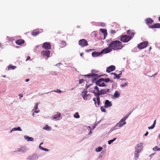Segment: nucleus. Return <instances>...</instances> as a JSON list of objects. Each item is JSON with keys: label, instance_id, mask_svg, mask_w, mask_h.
<instances>
[{"label": "nucleus", "instance_id": "f257e3e1", "mask_svg": "<svg viewBox=\"0 0 160 160\" xmlns=\"http://www.w3.org/2000/svg\"><path fill=\"white\" fill-rule=\"evenodd\" d=\"M109 44L110 46L114 50L121 49L123 47L122 42L118 40L111 42Z\"/></svg>", "mask_w": 160, "mask_h": 160}, {"label": "nucleus", "instance_id": "f03ea898", "mask_svg": "<svg viewBox=\"0 0 160 160\" xmlns=\"http://www.w3.org/2000/svg\"><path fill=\"white\" fill-rule=\"evenodd\" d=\"M129 115H126V116L123 117L119 122L117 123V126L119 127H121L123 125L126 124V122L125 121L126 119L128 118Z\"/></svg>", "mask_w": 160, "mask_h": 160}, {"label": "nucleus", "instance_id": "7ed1b4c3", "mask_svg": "<svg viewBox=\"0 0 160 160\" xmlns=\"http://www.w3.org/2000/svg\"><path fill=\"white\" fill-rule=\"evenodd\" d=\"M87 92L86 90H84L83 91L81 94L83 99L85 100L90 99L91 98V95L89 94H87Z\"/></svg>", "mask_w": 160, "mask_h": 160}, {"label": "nucleus", "instance_id": "20e7f679", "mask_svg": "<svg viewBox=\"0 0 160 160\" xmlns=\"http://www.w3.org/2000/svg\"><path fill=\"white\" fill-rule=\"evenodd\" d=\"M110 90L109 89H101L98 92H95L94 91L92 92L94 93L95 95L99 96L100 95H103L108 92H109Z\"/></svg>", "mask_w": 160, "mask_h": 160}, {"label": "nucleus", "instance_id": "39448f33", "mask_svg": "<svg viewBox=\"0 0 160 160\" xmlns=\"http://www.w3.org/2000/svg\"><path fill=\"white\" fill-rule=\"evenodd\" d=\"M131 39V37L128 35H123L121 36L120 40L123 42H127Z\"/></svg>", "mask_w": 160, "mask_h": 160}, {"label": "nucleus", "instance_id": "423d86ee", "mask_svg": "<svg viewBox=\"0 0 160 160\" xmlns=\"http://www.w3.org/2000/svg\"><path fill=\"white\" fill-rule=\"evenodd\" d=\"M78 44L81 47H84L88 45L87 41L85 39H81L78 41Z\"/></svg>", "mask_w": 160, "mask_h": 160}, {"label": "nucleus", "instance_id": "0eeeda50", "mask_svg": "<svg viewBox=\"0 0 160 160\" xmlns=\"http://www.w3.org/2000/svg\"><path fill=\"white\" fill-rule=\"evenodd\" d=\"M148 44L147 41H144L140 43L138 45V48L139 49H142L146 48Z\"/></svg>", "mask_w": 160, "mask_h": 160}, {"label": "nucleus", "instance_id": "6e6552de", "mask_svg": "<svg viewBox=\"0 0 160 160\" xmlns=\"http://www.w3.org/2000/svg\"><path fill=\"white\" fill-rule=\"evenodd\" d=\"M112 48L110 46L109 44L108 47L103 49L101 51V52H102V53H107L112 51Z\"/></svg>", "mask_w": 160, "mask_h": 160}, {"label": "nucleus", "instance_id": "1a4fd4ad", "mask_svg": "<svg viewBox=\"0 0 160 160\" xmlns=\"http://www.w3.org/2000/svg\"><path fill=\"white\" fill-rule=\"evenodd\" d=\"M143 143H139L138 144L135 148V151H137L138 152H140L142 148Z\"/></svg>", "mask_w": 160, "mask_h": 160}, {"label": "nucleus", "instance_id": "9d476101", "mask_svg": "<svg viewBox=\"0 0 160 160\" xmlns=\"http://www.w3.org/2000/svg\"><path fill=\"white\" fill-rule=\"evenodd\" d=\"M100 79L98 80L96 82V84L100 87H104L106 86V85L103 82L102 80H100Z\"/></svg>", "mask_w": 160, "mask_h": 160}, {"label": "nucleus", "instance_id": "9b49d317", "mask_svg": "<svg viewBox=\"0 0 160 160\" xmlns=\"http://www.w3.org/2000/svg\"><path fill=\"white\" fill-rule=\"evenodd\" d=\"M41 53L42 55L44 56H46L48 58L50 54V52L48 50L45 51L43 50L41 52Z\"/></svg>", "mask_w": 160, "mask_h": 160}, {"label": "nucleus", "instance_id": "f8f14e48", "mask_svg": "<svg viewBox=\"0 0 160 160\" xmlns=\"http://www.w3.org/2000/svg\"><path fill=\"white\" fill-rule=\"evenodd\" d=\"M115 69V67L114 66L111 65L107 68L106 72H111L114 71Z\"/></svg>", "mask_w": 160, "mask_h": 160}, {"label": "nucleus", "instance_id": "ddd939ff", "mask_svg": "<svg viewBox=\"0 0 160 160\" xmlns=\"http://www.w3.org/2000/svg\"><path fill=\"white\" fill-rule=\"evenodd\" d=\"M42 48L45 49H50L51 48V45L48 42H45L43 43Z\"/></svg>", "mask_w": 160, "mask_h": 160}, {"label": "nucleus", "instance_id": "4468645a", "mask_svg": "<svg viewBox=\"0 0 160 160\" xmlns=\"http://www.w3.org/2000/svg\"><path fill=\"white\" fill-rule=\"evenodd\" d=\"M112 106V104L111 102H110L108 100H106L105 101L104 107L107 108L110 107Z\"/></svg>", "mask_w": 160, "mask_h": 160}, {"label": "nucleus", "instance_id": "2eb2a0df", "mask_svg": "<svg viewBox=\"0 0 160 160\" xmlns=\"http://www.w3.org/2000/svg\"><path fill=\"white\" fill-rule=\"evenodd\" d=\"M38 158L37 155H33L28 157L27 159L28 160H36Z\"/></svg>", "mask_w": 160, "mask_h": 160}, {"label": "nucleus", "instance_id": "dca6fc26", "mask_svg": "<svg viewBox=\"0 0 160 160\" xmlns=\"http://www.w3.org/2000/svg\"><path fill=\"white\" fill-rule=\"evenodd\" d=\"M102 54L101 51L100 52H94L92 53V55L93 57H97L100 56Z\"/></svg>", "mask_w": 160, "mask_h": 160}, {"label": "nucleus", "instance_id": "f3484780", "mask_svg": "<svg viewBox=\"0 0 160 160\" xmlns=\"http://www.w3.org/2000/svg\"><path fill=\"white\" fill-rule=\"evenodd\" d=\"M145 21L146 22V24L148 25L151 24L153 22V20L152 19L150 18H146L145 20Z\"/></svg>", "mask_w": 160, "mask_h": 160}, {"label": "nucleus", "instance_id": "a211bd4d", "mask_svg": "<svg viewBox=\"0 0 160 160\" xmlns=\"http://www.w3.org/2000/svg\"><path fill=\"white\" fill-rule=\"evenodd\" d=\"M24 42V41L22 39H19L17 40H16L15 41V43L16 44L21 45L22 44H23Z\"/></svg>", "mask_w": 160, "mask_h": 160}, {"label": "nucleus", "instance_id": "6ab92c4d", "mask_svg": "<svg viewBox=\"0 0 160 160\" xmlns=\"http://www.w3.org/2000/svg\"><path fill=\"white\" fill-rule=\"evenodd\" d=\"M150 28H160V23H156L155 24L153 25H152L149 27Z\"/></svg>", "mask_w": 160, "mask_h": 160}, {"label": "nucleus", "instance_id": "aec40b11", "mask_svg": "<svg viewBox=\"0 0 160 160\" xmlns=\"http://www.w3.org/2000/svg\"><path fill=\"white\" fill-rule=\"evenodd\" d=\"M100 31L102 33H103L104 36V39H105V37L107 35V30L106 29H100Z\"/></svg>", "mask_w": 160, "mask_h": 160}, {"label": "nucleus", "instance_id": "412c9836", "mask_svg": "<svg viewBox=\"0 0 160 160\" xmlns=\"http://www.w3.org/2000/svg\"><path fill=\"white\" fill-rule=\"evenodd\" d=\"M24 138L25 139L27 140L28 141H32L34 140V138L32 137H30L27 136H25Z\"/></svg>", "mask_w": 160, "mask_h": 160}, {"label": "nucleus", "instance_id": "4be33fe9", "mask_svg": "<svg viewBox=\"0 0 160 160\" xmlns=\"http://www.w3.org/2000/svg\"><path fill=\"white\" fill-rule=\"evenodd\" d=\"M127 33L130 35V36L131 37V38H132L134 35V32L130 30L127 31Z\"/></svg>", "mask_w": 160, "mask_h": 160}, {"label": "nucleus", "instance_id": "5701e85b", "mask_svg": "<svg viewBox=\"0 0 160 160\" xmlns=\"http://www.w3.org/2000/svg\"><path fill=\"white\" fill-rule=\"evenodd\" d=\"M97 75H98L96 74L92 73L91 74H88L87 75H84V76L85 77L87 76L88 77H92L93 78H94V77H95L96 76H97Z\"/></svg>", "mask_w": 160, "mask_h": 160}, {"label": "nucleus", "instance_id": "b1692460", "mask_svg": "<svg viewBox=\"0 0 160 160\" xmlns=\"http://www.w3.org/2000/svg\"><path fill=\"white\" fill-rule=\"evenodd\" d=\"M61 114L60 113L58 112L56 114L54 115L53 117V118L54 119H56L60 117Z\"/></svg>", "mask_w": 160, "mask_h": 160}, {"label": "nucleus", "instance_id": "393cba45", "mask_svg": "<svg viewBox=\"0 0 160 160\" xmlns=\"http://www.w3.org/2000/svg\"><path fill=\"white\" fill-rule=\"evenodd\" d=\"M100 80H102L103 81V82H109L111 81V80L109 78H101L100 79Z\"/></svg>", "mask_w": 160, "mask_h": 160}, {"label": "nucleus", "instance_id": "a878e982", "mask_svg": "<svg viewBox=\"0 0 160 160\" xmlns=\"http://www.w3.org/2000/svg\"><path fill=\"white\" fill-rule=\"evenodd\" d=\"M39 34V32L38 30H34V31L32 32V34L34 36H35L37 35H38Z\"/></svg>", "mask_w": 160, "mask_h": 160}, {"label": "nucleus", "instance_id": "bb28decb", "mask_svg": "<svg viewBox=\"0 0 160 160\" xmlns=\"http://www.w3.org/2000/svg\"><path fill=\"white\" fill-rule=\"evenodd\" d=\"M21 131L22 129H21L20 127H18L17 128H14L12 129V130L11 131V132H12V131Z\"/></svg>", "mask_w": 160, "mask_h": 160}, {"label": "nucleus", "instance_id": "cd10ccee", "mask_svg": "<svg viewBox=\"0 0 160 160\" xmlns=\"http://www.w3.org/2000/svg\"><path fill=\"white\" fill-rule=\"evenodd\" d=\"M139 152H138L137 151H135L134 153V158L135 159H137L138 157V153Z\"/></svg>", "mask_w": 160, "mask_h": 160}, {"label": "nucleus", "instance_id": "c85d7f7f", "mask_svg": "<svg viewBox=\"0 0 160 160\" xmlns=\"http://www.w3.org/2000/svg\"><path fill=\"white\" fill-rule=\"evenodd\" d=\"M96 96H97V104H98V106L99 105H100V98H99V96H98V95H96Z\"/></svg>", "mask_w": 160, "mask_h": 160}, {"label": "nucleus", "instance_id": "c756f323", "mask_svg": "<svg viewBox=\"0 0 160 160\" xmlns=\"http://www.w3.org/2000/svg\"><path fill=\"white\" fill-rule=\"evenodd\" d=\"M120 94L117 91H116L114 93V96L115 98H118L119 97Z\"/></svg>", "mask_w": 160, "mask_h": 160}, {"label": "nucleus", "instance_id": "7c9ffc66", "mask_svg": "<svg viewBox=\"0 0 160 160\" xmlns=\"http://www.w3.org/2000/svg\"><path fill=\"white\" fill-rule=\"evenodd\" d=\"M111 74H113L114 75L115 77L114 78V79H115L116 78L119 79L120 78V76H119L116 73H113L112 72L111 73Z\"/></svg>", "mask_w": 160, "mask_h": 160}, {"label": "nucleus", "instance_id": "2f4dec72", "mask_svg": "<svg viewBox=\"0 0 160 160\" xmlns=\"http://www.w3.org/2000/svg\"><path fill=\"white\" fill-rule=\"evenodd\" d=\"M74 118H79L80 116L78 114V112H76L74 115Z\"/></svg>", "mask_w": 160, "mask_h": 160}, {"label": "nucleus", "instance_id": "473e14b6", "mask_svg": "<svg viewBox=\"0 0 160 160\" xmlns=\"http://www.w3.org/2000/svg\"><path fill=\"white\" fill-rule=\"evenodd\" d=\"M16 68V66L11 65L8 66V70L14 69Z\"/></svg>", "mask_w": 160, "mask_h": 160}, {"label": "nucleus", "instance_id": "72a5a7b5", "mask_svg": "<svg viewBox=\"0 0 160 160\" xmlns=\"http://www.w3.org/2000/svg\"><path fill=\"white\" fill-rule=\"evenodd\" d=\"M94 88L95 89L94 91L95 92H99V88L97 86H95Z\"/></svg>", "mask_w": 160, "mask_h": 160}, {"label": "nucleus", "instance_id": "f704fd0d", "mask_svg": "<svg viewBox=\"0 0 160 160\" xmlns=\"http://www.w3.org/2000/svg\"><path fill=\"white\" fill-rule=\"evenodd\" d=\"M116 139V138H114L113 139L109 141L108 142V144H110L111 143H112L113 142L115 141Z\"/></svg>", "mask_w": 160, "mask_h": 160}, {"label": "nucleus", "instance_id": "c9c22d12", "mask_svg": "<svg viewBox=\"0 0 160 160\" xmlns=\"http://www.w3.org/2000/svg\"><path fill=\"white\" fill-rule=\"evenodd\" d=\"M43 129L46 130H49L51 129V127L48 125H46L45 127L43 128Z\"/></svg>", "mask_w": 160, "mask_h": 160}, {"label": "nucleus", "instance_id": "e433bc0d", "mask_svg": "<svg viewBox=\"0 0 160 160\" xmlns=\"http://www.w3.org/2000/svg\"><path fill=\"white\" fill-rule=\"evenodd\" d=\"M102 148L101 147H99L98 148H97L96 149V151L97 152H99L101 151V150H102Z\"/></svg>", "mask_w": 160, "mask_h": 160}, {"label": "nucleus", "instance_id": "4c0bfd02", "mask_svg": "<svg viewBox=\"0 0 160 160\" xmlns=\"http://www.w3.org/2000/svg\"><path fill=\"white\" fill-rule=\"evenodd\" d=\"M38 103H36L35 105V106L34 107V109H33V110H36L38 108Z\"/></svg>", "mask_w": 160, "mask_h": 160}, {"label": "nucleus", "instance_id": "58836bf2", "mask_svg": "<svg viewBox=\"0 0 160 160\" xmlns=\"http://www.w3.org/2000/svg\"><path fill=\"white\" fill-rule=\"evenodd\" d=\"M101 109L102 112H106V110L103 107H101Z\"/></svg>", "mask_w": 160, "mask_h": 160}, {"label": "nucleus", "instance_id": "ea45409f", "mask_svg": "<svg viewBox=\"0 0 160 160\" xmlns=\"http://www.w3.org/2000/svg\"><path fill=\"white\" fill-rule=\"evenodd\" d=\"M84 81V80L83 79H80L79 80V84H81Z\"/></svg>", "mask_w": 160, "mask_h": 160}, {"label": "nucleus", "instance_id": "a19ab883", "mask_svg": "<svg viewBox=\"0 0 160 160\" xmlns=\"http://www.w3.org/2000/svg\"><path fill=\"white\" fill-rule=\"evenodd\" d=\"M42 144H43V143H42V142H41V143L40 144V145H39V148H40V149H41L42 150L43 149V148L41 146V145Z\"/></svg>", "mask_w": 160, "mask_h": 160}, {"label": "nucleus", "instance_id": "79ce46f5", "mask_svg": "<svg viewBox=\"0 0 160 160\" xmlns=\"http://www.w3.org/2000/svg\"><path fill=\"white\" fill-rule=\"evenodd\" d=\"M92 84H90L89 85L86 84L85 87L86 88V89H87V88H88L90 86H92Z\"/></svg>", "mask_w": 160, "mask_h": 160}, {"label": "nucleus", "instance_id": "37998d69", "mask_svg": "<svg viewBox=\"0 0 160 160\" xmlns=\"http://www.w3.org/2000/svg\"><path fill=\"white\" fill-rule=\"evenodd\" d=\"M155 126H154V125H152L151 126L148 127V128L149 129H152Z\"/></svg>", "mask_w": 160, "mask_h": 160}, {"label": "nucleus", "instance_id": "c03bdc74", "mask_svg": "<svg viewBox=\"0 0 160 160\" xmlns=\"http://www.w3.org/2000/svg\"><path fill=\"white\" fill-rule=\"evenodd\" d=\"M93 101H94V104L96 106V107H97V104H96V98H94L93 99Z\"/></svg>", "mask_w": 160, "mask_h": 160}, {"label": "nucleus", "instance_id": "a18cd8bd", "mask_svg": "<svg viewBox=\"0 0 160 160\" xmlns=\"http://www.w3.org/2000/svg\"><path fill=\"white\" fill-rule=\"evenodd\" d=\"M158 148L157 147V146H156L155 147L153 148V150L154 151H158Z\"/></svg>", "mask_w": 160, "mask_h": 160}, {"label": "nucleus", "instance_id": "49530a36", "mask_svg": "<svg viewBox=\"0 0 160 160\" xmlns=\"http://www.w3.org/2000/svg\"><path fill=\"white\" fill-rule=\"evenodd\" d=\"M54 92H56L58 93H60L61 92V91L59 89H57V91H54Z\"/></svg>", "mask_w": 160, "mask_h": 160}, {"label": "nucleus", "instance_id": "de8ad7c7", "mask_svg": "<svg viewBox=\"0 0 160 160\" xmlns=\"http://www.w3.org/2000/svg\"><path fill=\"white\" fill-rule=\"evenodd\" d=\"M111 33H112V34H114L115 33V30H111Z\"/></svg>", "mask_w": 160, "mask_h": 160}, {"label": "nucleus", "instance_id": "09e8293b", "mask_svg": "<svg viewBox=\"0 0 160 160\" xmlns=\"http://www.w3.org/2000/svg\"><path fill=\"white\" fill-rule=\"evenodd\" d=\"M28 60H30V57L29 56H28V57L26 59V61H27Z\"/></svg>", "mask_w": 160, "mask_h": 160}, {"label": "nucleus", "instance_id": "8fccbe9b", "mask_svg": "<svg viewBox=\"0 0 160 160\" xmlns=\"http://www.w3.org/2000/svg\"><path fill=\"white\" fill-rule=\"evenodd\" d=\"M42 150L46 151H48L49 150L48 149L43 148V149Z\"/></svg>", "mask_w": 160, "mask_h": 160}, {"label": "nucleus", "instance_id": "3c124183", "mask_svg": "<svg viewBox=\"0 0 160 160\" xmlns=\"http://www.w3.org/2000/svg\"><path fill=\"white\" fill-rule=\"evenodd\" d=\"M128 84V83L127 82L125 83L123 85H122L123 87H124L126 86H127Z\"/></svg>", "mask_w": 160, "mask_h": 160}, {"label": "nucleus", "instance_id": "603ef678", "mask_svg": "<svg viewBox=\"0 0 160 160\" xmlns=\"http://www.w3.org/2000/svg\"><path fill=\"white\" fill-rule=\"evenodd\" d=\"M156 120H154V121L152 125H154V126H155V125L156 124Z\"/></svg>", "mask_w": 160, "mask_h": 160}, {"label": "nucleus", "instance_id": "864d4df0", "mask_svg": "<svg viewBox=\"0 0 160 160\" xmlns=\"http://www.w3.org/2000/svg\"><path fill=\"white\" fill-rule=\"evenodd\" d=\"M148 131H147L144 134V135L145 136H147L148 135Z\"/></svg>", "mask_w": 160, "mask_h": 160}, {"label": "nucleus", "instance_id": "5fc2aeb1", "mask_svg": "<svg viewBox=\"0 0 160 160\" xmlns=\"http://www.w3.org/2000/svg\"><path fill=\"white\" fill-rule=\"evenodd\" d=\"M39 111H40L39 110H38V111H36L34 112L38 113L39 112Z\"/></svg>", "mask_w": 160, "mask_h": 160}, {"label": "nucleus", "instance_id": "6e6d98bb", "mask_svg": "<svg viewBox=\"0 0 160 160\" xmlns=\"http://www.w3.org/2000/svg\"><path fill=\"white\" fill-rule=\"evenodd\" d=\"M29 81V79H26L25 80V81L26 82H28Z\"/></svg>", "mask_w": 160, "mask_h": 160}, {"label": "nucleus", "instance_id": "4d7b16f0", "mask_svg": "<svg viewBox=\"0 0 160 160\" xmlns=\"http://www.w3.org/2000/svg\"><path fill=\"white\" fill-rule=\"evenodd\" d=\"M97 78H95L94 79H92V82H93L94 80H96L97 79Z\"/></svg>", "mask_w": 160, "mask_h": 160}, {"label": "nucleus", "instance_id": "13d9d810", "mask_svg": "<svg viewBox=\"0 0 160 160\" xmlns=\"http://www.w3.org/2000/svg\"><path fill=\"white\" fill-rule=\"evenodd\" d=\"M19 96H20V97H23V95L22 94H19Z\"/></svg>", "mask_w": 160, "mask_h": 160}, {"label": "nucleus", "instance_id": "bf43d9fd", "mask_svg": "<svg viewBox=\"0 0 160 160\" xmlns=\"http://www.w3.org/2000/svg\"><path fill=\"white\" fill-rule=\"evenodd\" d=\"M80 55L81 57L83 56V53H81L80 54Z\"/></svg>", "mask_w": 160, "mask_h": 160}, {"label": "nucleus", "instance_id": "052dcab7", "mask_svg": "<svg viewBox=\"0 0 160 160\" xmlns=\"http://www.w3.org/2000/svg\"><path fill=\"white\" fill-rule=\"evenodd\" d=\"M34 113H35V112H34L32 113V116H33V117H34V115H35V114H34Z\"/></svg>", "mask_w": 160, "mask_h": 160}, {"label": "nucleus", "instance_id": "680f3d73", "mask_svg": "<svg viewBox=\"0 0 160 160\" xmlns=\"http://www.w3.org/2000/svg\"><path fill=\"white\" fill-rule=\"evenodd\" d=\"M122 75V72H121L120 73H119L118 75H119V76H120V75Z\"/></svg>", "mask_w": 160, "mask_h": 160}, {"label": "nucleus", "instance_id": "e2e57ef3", "mask_svg": "<svg viewBox=\"0 0 160 160\" xmlns=\"http://www.w3.org/2000/svg\"><path fill=\"white\" fill-rule=\"evenodd\" d=\"M151 48H152L151 47H149V50H150L151 49Z\"/></svg>", "mask_w": 160, "mask_h": 160}, {"label": "nucleus", "instance_id": "0e129e2a", "mask_svg": "<svg viewBox=\"0 0 160 160\" xmlns=\"http://www.w3.org/2000/svg\"><path fill=\"white\" fill-rule=\"evenodd\" d=\"M2 46V44L0 43V47H1Z\"/></svg>", "mask_w": 160, "mask_h": 160}, {"label": "nucleus", "instance_id": "69168bd1", "mask_svg": "<svg viewBox=\"0 0 160 160\" xmlns=\"http://www.w3.org/2000/svg\"><path fill=\"white\" fill-rule=\"evenodd\" d=\"M159 21H160V17L159 18Z\"/></svg>", "mask_w": 160, "mask_h": 160}, {"label": "nucleus", "instance_id": "338daca9", "mask_svg": "<svg viewBox=\"0 0 160 160\" xmlns=\"http://www.w3.org/2000/svg\"><path fill=\"white\" fill-rule=\"evenodd\" d=\"M159 139H160V134L159 135Z\"/></svg>", "mask_w": 160, "mask_h": 160}, {"label": "nucleus", "instance_id": "774afa93", "mask_svg": "<svg viewBox=\"0 0 160 160\" xmlns=\"http://www.w3.org/2000/svg\"><path fill=\"white\" fill-rule=\"evenodd\" d=\"M158 150H160V148H158Z\"/></svg>", "mask_w": 160, "mask_h": 160}]
</instances>
